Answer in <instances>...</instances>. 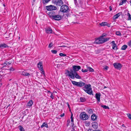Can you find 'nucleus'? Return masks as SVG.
Listing matches in <instances>:
<instances>
[{"label": "nucleus", "instance_id": "1", "mask_svg": "<svg viewBox=\"0 0 131 131\" xmlns=\"http://www.w3.org/2000/svg\"><path fill=\"white\" fill-rule=\"evenodd\" d=\"M70 80L74 85L79 87H81L84 86L82 89L86 93L90 95L93 94L92 93L93 92L91 88V85L90 84H86L85 83L81 81L77 82L72 81L70 79Z\"/></svg>", "mask_w": 131, "mask_h": 131}, {"label": "nucleus", "instance_id": "2", "mask_svg": "<svg viewBox=\"0 0 131 131\" xmlns=\"http://www.w3.org/2000/svg\"><path fill=\"white\" fill-rule=\"evenodd\" d=\"M72 67L73 69H71L70 71L68 70L67 71V75L71 79H74L75 78L77 79H81V77L77 72L81 69V67L78 66H73Z\"/></svg>", "mask_w": 131, "mask_h": 131}, {"label": "nucleus", "instance_id": "3", "mask_svg": "<svg viewBox=\"0 0 131 131\" xmlns=\"http://www.w3.org/2000/svg\"><path fill=\"white\" fill-rule=\"evenodd\" d=\"M80 118L83 120H85L88 119L89 118L88 115L85 112L81 113L80 115Z\"/></svg>", "mask_w": 131, "mask_h": 131}, {"label": "nucleus", "instance_id": "4", "mask_svg": "<svg viewBox=\"0 0 131 131\" xmlns=\"http://www.w3.org/2000/svg\"><path fill=\"white\" fill-rule=\"evenodd\" d=\"M37 65L38 68L41 71V73L45 75V72L43 69L42 62V61L40 62Z\"/></svg>", "mask_w": 131, "mask_h": 131}, {"label": "nucleus", "instance_id": "5", "mask_svg": "<svg viewBox=\"0 0 131 131\" xmlns=\"http://www.w3.org/2000/svg\"><path fill=\"white\" fill-rule=\"evenodd\" d=\"M45 8L48 12L49 11L55 10L57 9V8L56 7L52 5L46 6Z\"/></svg>", "mask_w": 131, "mask_h": 131}, {"label": "nucleus", "instance_id": "6", "mask_svg": "<svg viewBox=\"0 0 131 131\" xmlns=\"http://www.w3.org/2000/svg\"><path fill=\"white\" fill-rule=\"evenodd\" d=\"M52 2L54 4L58 6H60L63 4V2L62 0H52Z\"/></svg>", "mask_w": 131, "mask_h": 131}, {"label": "nucleus", "instance_id": "7", "mask_svg": "<svg viewBox=\"0 0 131 131\" xmlns=\"http://www.w3.org/2000/svg\"><path fill=\"white\" fill-rule=\"evenodd\" d=\"M68 9V7L67 5H62L61 7L60 10L63 12H67Z\"/></svg>", "mask_w": 131, "mask_h": 131}, {"label": "nucleus", "instance_id": "8", "mask_svg": "<svg viewBox=\"0 0 131 131\" xmlns=\"http://www.w3.org/2000/svg\"><path fill=\"white\" fill-rule=\"evenodd\" d=\"M46 12L51 18H52V19H53L55 15L57 13V12L53 11L49 12L46 11Z\"/></svg>", "mask_w": 131, "mask_h": 131}, {"label": "nucleus", "instance_id": "9", "mask_svg": "<svg viewBox=\"0 0 131 131\" xmlns=\"http://www.w3.org/2000/svg\"><path fill=\"white\" fill-rule=\"evenodd\" d=\"M62 18V16L57 13L52 19L56 20H60Z\"/></svg>", "mask_w": 131, "mask_h": 131}, {"label": "nucleus", "instance_id": "10", "mask_svg": "<svg viewBox=\"0 0 131 131\" xmlns=\"http://www.w3.org/2000/svg\"><path fill=\"white\" fill-rule=\"evenodd\" d=\"M113 65L115 68L117 69L120 70L122 67V65L119 63L116 62L114 63Z\"/></svg>", "mask_w": 131, "mask_h": 131}, {"label": "nucleus", "instance_id": "11", "mask_svg": "<svg viewBox=\"0 0 131 131\" xmlns=\"http://www.w3.org/2000/svg\"><path fill=\"white\" fill-rule=\"evenodd\" d=\"M103 38H100V37L95 41L96 43L97 44H101L104 43Z\"/></svg>", "mask_w": 131, "mask_h": 131}, {"label": "nucleus", "instance_id": "12", "mask_svg": "<svg viewBox=\"0 0 131 131\" xmlns=\"http://www.w3.org/2000/svg\"><path fill=\"white\" fill-rule=\"evenodd\" d=\"M92 126L93 128L95 129H97L98 127V124L96 122H93L92 123Z\"/></svg>", "mask_w": 131, "mask_h": 131}, {"label": "nucleus", "instance_id": "13", "mask_svg": "<svg viewBox=\"0 0 131 131\" xmlns=\"http://www.w3.org/2000/svg\"><path fill=\"white\" fill-rule=\"evenodd\" d=\"M45 30L47 34H49L52 32V30L50 27H48L47 28H45Z\"/></svg>", "mask_w": 131, "mask_h": 131}, {"label": "nucleus", "instance_id": "14", "mask_svg": "<svg viewBox=\"0 0 131 131\" xmlns=\"http://www.w3.org/2000/svg\"><path fill=\"white\" fill-rule=\"evenodd\" d=\"M100 25L102 26H106L108 27H110V25L108 24L107 22H103L99 24Z\"/></svg>", "mask_w": 131, "mask_h": 131}, {"label": "nucleus", "instance_id": "15", "mask_svg": "<svg viewBox=\"0 0 131 131\" xmlns=\"http://www.w3.org/2000/svg\"><path fill=\"white\" fill-rule=\"evenodd\" d=\"M12 34L11 33H9L8 34L6 32L4 34V36L5 38H10L11 36H13Z\"/></svg>", "mask_w": 131, "mask_h": 131}, {"label": "nucleus", "instance_id": "16", "mask_svg": "<svg viewBox=\"0 0 131 131\" xmlns=\"http://www.w3.org/2000/svg\"><path fill=\"white\" fill-rule=\"evenodd\" d=\"M122 14V12H120L115 15L113 17L114 19L117 18L121 15Z\"/></svg>", "mask_w": 131, "mask_h": 131}, {"label": "nucleus", "instance_id": "17", "mask_svg": "<svg viewBox=\"0 0 131 131\" xmlns=\"http://www.w3.org/2000/svg\"><path fill=\"white\" fill-rule=\"evenodd\" d=\"M8 47V46L6 44L4 43L0 44V48H3Z\"/></svg>", "mask_w": 131, "mask_h": 131}, {"label": "nucleus", "instance_id": "18", "mask_svg": "<svg viewBox=\"0 0 131 131\" xmlns=\"http://www.w3.org/2000/svg\"><path fill=\"white\" fill-rule=\"evenodd\" d=\"M101 94L100 93H96L95 94V97L98 102H100V97Z\"/></svg>", "mask_w": 131, "mask_h": 131}, {"label": "nucleus", "instance_id": "19", "mask_svg": "<svg viewBox=\"0 0 131 131\" xmlns=\"http://www.w3.org/2000/svg\"><path fill=\"white\" fill-rule=\"evenodd\" d=\"M97 116L94 114H93L91 117V119L93 121L95 120L97 118Z\"/></svg>", "mask_w": 131, "mask_h": 131}, {"label": "nucleus", "instance_id": "20", "mask_svg": "<svg viewBox=\"0 0 131 131\" xmlns=\"http://www.w3.org/2000/svg\"><path fill=\"white\" fill-rule=\"evenodd\" d=\"M86 112L90 114H92L93 113V110L91 108H88L86 110Z\"/></svg>", "mask_w": 131, "mask_h": 131}, {"label": "nucleus", "instance_id": "21", "mask_svg": "<svg viewBox=\"0 0 131 131\" xmlns=\"http://www.w3.org/2000/svg\"><path fill=\"white\" fill-rule=\"evenodd\" d=\"M33 103V102L32 101V100H30L29 101V102L28 103L27 105V106L28 107H30L32 105Z\"/></svg>", "mask_w": 131, "mask_h": 131}, {"label": "nucleus", "instance_id": "22", "mask_svg": "<svg viewBox=\"0 0 131 131\" xmlns=\"http://www.w3.org/2000/svg\"><path fill=\"white\" fill-rule=\"evenodd\" d=\"M22 75L25 76H29L30 74L29 73H27L26 72H23L21 74Z\"/></svg>", "mask_w": 131, "mask_h": 131}, {"label": "nucleus", "instance_id": "23", "mask_svg": "<svg viewBox=\"0 0 131 131\" xmlns=\"http://www.w3.org/2000/svg\"><path fill=\"white\" fill-rule=\"evenodd\" d=\"M44 127H45L47 128H48V124L45 122L43 123L42 125L41 126V127L42 128Z\"/></svg>", "mask_w": 131, "mask_h": 131}, {"label": "nucleus", "instance_id": "24", "mask_svg": "<svg viewBox=\"0 0 131 131\" xmlns=\"http://www.w3.org/2000/svg\"><path fill=\"white\" fill-rule=\"evenodd\" d=\"M127 46L126 45H123L121 47V49L123 50H125L127 47Z\"/></svg>", "mask_w": 131, "mask_h": 131}, {"label": "nucleus", "instance_id": "25", "mask_svg": "<svg viewBox=\"0 0 131 131\" xmlns=\"http://www.w3.org/2000/svg\"><path fill=\"white\" fill-rule=\"evenodd\" d=\"M121 2H120L119 4V5H121L123 4L124 3H125L126 1L127 0H121Z\"/></svg>", "mask_w": 131, "mask_h": 131}, {"label": "nucleus", "instance_id": "26", "mask_svg": "<svg viewBox=\"0 0 131 131\" xmlns=\"http://www.w3.org/2000/svg\"><path fill=\"white\" fill-rule=\"evenodd\" d=\"M80 100L81 102H84L86 101V100L84 97H81L80 98Z\"/></svg>", "mask_w": 131, "mask_h": 131}, {"label": "nucleus", "instance_id": "27", "mask_svg": "<svg viewBox=\"0 0 131 131\" xmlns=\"http://www.w3.org/2000/svg\"><path fill=\"white\" fill-rule=\"evenodd\" d=\"M87 69L88 70V71L89 70L90 72H93L94 71V70L92 68L90 67H87Z\"/></svg>", "mask_w": 131, "mask_h": 131}, {"label": "nucleus", "instance_id": "28", "mask_svg": "<svg viewBox=\"0 0 131 131\" xmlns=\"http://www.w3.org/2000/svg\"><path fill=\"white\" fill-rule=\"evenodd\" d=\"M112 49H113L117 50V49L116 44H114V45H112Z\"/></svg>", "mask_w": 131, "mask_h": 131}, {"label": "nucleus", "instance_id": "29", "mask_svg": "<svg viewBox=\"0 0 131 131\" xmlns=\"http://www.w3.org/2000/svg\"><path fill=\"white\" fill-rule=\"evenodd\" d=\"M50 1V0H42V1L43 4H45L48 3Z\"/></svg>", "mask_w": 131, "mask_h": 131}, {"label": "nucleus", "instance_id": "30", "mask_svg": "<svg viewBox=\"0 0 131 131\" xmlns=\"http://www.w3.org/2000/svg\"><path fill=\"white\" fill-rule=\"evenodd\" d=\"M127 15L128 17V20H131V15L130 13H127Z\"/></svg>", "mask_w": 131, "mask_h": 131}, {"label": "nucleus", "instance_id": "31", "mask_svg": "<svg viewBox=\"0 0 131 131\" xmlns=\"http://www.w3.org/2000/svg\"><path fill=\"white\" fill-rule=\"evenodd\" d=\"M103 40H104V42H105L108 40L110 38H103L102 39Z\"/></svg>", "mask_w": 131, "mask_h": 131}, {"label": "nucleus", "instance_id": "32", "mask_svg": "<svg viewBox=\"0 0 131 131\" xmlns=\"http://www.w3.org/2000/svg\"><path fill=\"white\" fill-rule=\"evenodd\" d=\"M75 126H74V123H72V130H71V131H74L75 130Z\"/></svg>", "mask_w": 131, "mask_h": 131}, {"label": "nucleus", "instance_id": "33", "mask_svg": "<svg viewBox=\"0 0 131 131\" xmlns=\"http://www.w3.org/2000/svg\"><path fill=\"white\" fill-rule=\"evenodd\" d=\"M101 107H103L105 109H109V108L108 106H107L105 105H102L101 106Z\"/></svg>", "mask_w": 131, "mask_h": 131}, {"label": "nucleus", "instance_id": "34", "mask_svg": "<svg viewBox=\"0 0 131 131\" xmlns=\"http://www.w3.org/2000/svg\"><path fill=\"white\" fill-rule=\"evenodd\" d=\"M19 129L20 131H25L24 128L21 126H19Z\"/></svg>", "mask_w": 131, "mask_h": 131}, {"label": "nucleus", "instance_id": "35", "mask_svg": "<svg viewBox=\"0 0 131 131\" xmlns=\"http://www.w3.org/2000/svg\"><path fill=\"white\" fill-rule=\"evenodd\" d=\"M116 34L117 36H121V32L119 31H118L116 32Z\"/></svg>", "mask_w": 131, "mask_h": 131}, {"label": "nucleus", "instance_id": "36", "mask_svg": "<svg viewBox=\"0 0 131 131\" xmlns=\"http://www.w3.org/2000/svg\"><path fill=\"white\" fill-rule=\"evenodd\" d=\"M51 52L53 53L56 54L57 52V51L56 50H52L51 51Z\"/></svg>", "mask_w": 131, "mask_h": 131}, {"label": "nucleus", "instance_id": "37", "mask_svg": "<svg viewBox=\"0 0 131 131\" xmlns=\"http://www.w3.org/2000/svg\"><path fill=\"white\" fill-rule=\"evenodd\" d=\"M59 55L61 56L65 57L66 56V54H63L62 53H60L59 54Z\"/></svg>", "mask_w": 131, "mask_h": 131}, {"label": "nucleus", "instance_id": "38", "mask_svg": "<svg viewBox=\"0 0 131 131\" xmlns=\"http://www.w3.org/2000/svg\"><path fill=\"white\" fill-rule=\"evenodd\" d=\"M106 34L105 33H103L102 34V35L100 37V38H103L104 37H106Z\"/></svg>", "mask_w": 131, "mask_h": 131}, {"label": "nucleus", "instance_id": "39", "mask_svg": "<svg viewBox=\"0 0 131 131\" xmlns=\"http://www.w3.org/2000/svg\"><path fill=\"white\" fill-rule=\"evenodd\" d=\"M127 115L128 118L131 120V114L129 113L127 114Z\"/></svg>", "mask_w": 131, "mask_h": 131}, {"label": "nucleus", "instance_id": "40", "mask_svg": "<svg viewBox=\"0 0 131 131\" xmlns=\"http://www.w3.org/2000/svg\"><path fill=\"white\" fill-rule=\"evenodd\" d=\"M81 71L83 72H86L88 71V69H85L84 70H83V69H82L81 70Z\"/></svg>", "mask_w": 131, "mask_h": 131}, {"label": "nucleus", "instance_id": "41", "mask_svg": "<svg viewBox=\"0 0 131 131\" xmlns=\"http://www.w3.org/2000/svg\"><path fill=\"white\" fill-rule=\"evenodd\" d=\"M71 121L72 122H73V114L72 113L71 116Z\"/></svg>", "mask_w": 131, "mask_h": 131}, {"label": "nucleus", "instance_id": "42", "mask_svg": "<svg viewBox=\"0 0 131 131\" xmlns=\"http://www.w3.org/2000/svg\"><path fill=\"white\" fill-rule=\"evenodd\" d=\"M52 46V42H50V44L49 45L48 47L49 48H51Z\"/></svg>", "mask_w": 131, "mask_h": 131}, {"label": "nucleus", "instance_id": "43", "mask_svg": "<svg viewBox=\"0 0 131 131\" xmlns=\"http://www.w3.org/2000/svg\"><path fill=\"white\" fill-rule=\"evenodd\" d=\"M70 123V119H69L68 120V121H67V126H68L69 124Z\"/></svg>", "mask_w": 131, "mask_h": 131}, {"label": "nucleus", "instance_id": "44", "mask_svg": "<svg viewBox=\"0 0 131 131\" xmlns=\"http://www.w3.org/2000/svg\"><path fill=\"white\" fill-rule=\"evenodd\" d=\"M3 65L5 67L6 66V65L8 66V65H7V61H6V62L3 63Z\"/></svg>", "mask_w": 131, "mask_h": 131}, {"label": "nucleus", "instance_id": "45", "mask_svg": "<svg viewBox=\"0 0 131 131\" xmlns=\"http://www.w3.org/2000/svg\"><path fill=\"white\" fill-rule=\"evenodd\" d=\"M9 69L10 71H13L14 70V68L12 67L10 68Z\"/></svg>", "mask_w": 131, "mask_h": 131}, {"label": "nucleus", "instance_id": "46", "mask_svg": "<svg viewBox=\"0 0 131 131\" xmlns=\"http://www.w3.org/2000/svg\"><path fill=\"white\" fill-rule=\"evenodd\" d=\"M4 74V70H2L0 71V74L1 75H3Z\"/></svg>", "mask_w": 131, "mask_h": 131}, {"label": "nucleus", "instance_id": "47", "mask_svg": "<svg viewBox=\"0 0 131 131\" xmlns=\"http://www.w3.org/2000/svg\"><path fill=\"white\" fill-rule=\"evenodd\" d=\"M74 1L75 3V4L77 6L78 5V3L77 2V0H74Z\"/></svg>", "mask_w": 131, "mask_h": 131}, {"label": "nucleus", "instance_id": "48", "mask_svg": "<svg viewBox=\"0 0 131 131\" xmlns=\"http://www.w3.org/2000/svg\"><path fill=\"white\" fill-rule=\"evenodd\" d=\"M50 97H51L52 99H53L54 98V96L52 94V93H51V95L50 96Z\"/></svg>", "mask_w": 131, "mask_h": 131}, {"label": "nucleus", "instance_id": "49", "mask_svg": "<svg viewBox=\"0 0 131 131\" xmlns=\"http://www.w3.org/2000/svg\"><path fill=\"white\" fill-rule=\"evenodd\" d=\"M108 68V67L107 66H106L104 68V69L107 70Z\"/></svg>", "mask_w": 131, "mask_h": 131}, {"label": "nucleus", "instance_id": "50", "mask_svg": "<svg viewBox=\"0 0 131 131\" xmlns=\"http://www.w3.org/2000/svg\"><path fill=\"white\" fill-rule=\"evenodd\" d=\"M64 113H63L61 114L60 115V116L61 117H62L64 116Z\"/></svg>", "mask_w": 131, "mask_h": 131}, {"label": "nucleus", "instance_id": "51", "mask_svg": "<svg viewBox=\"0 0 131 131\" xmlns=\"http://www.w3.org/2000/svg\"><path fill=\"white\" fill-rule=\"evenodd\" d=\"M90 122H89L86 124V126H88L90 125Z\"/></svg>", "mask_w": 131, "mask_h": 131}, {"label": "nucleus", "instance_id": "52", "mask_svg": "<svg viewBox=\"0 0 131 131\" xmlns=\"http://www.w3.org/2000/svg\"><path fill=\"white\" fill-rule=\"evenodd\" d=\"M67 105H68V108H69L70 109V105H69L68 103V102H67Z\"/></svg>", "mask_w": 131, "mask_h": 131}, {"label": "nucleus", "instance_id": "53", "mask_svg": "<svg viewBox=\"0 0 131 131\" xmlns=\"http://www.w3.org/2000/svg\"><path fill=\"white\" fill-rule=\"evenodd\" d=\"M128 45L131 47V41L129 43Z\"/></svg>", "mask_w": 131, "mask_h": 131}, {"label": "nucleus", "instance_id": "54", "mask_svg": "<svg viewBox=\"0 0 131 131\" xmlns=\"http://www.w3.org/2000/svg\"><path fill=\"white\" fill-rule=\"evenodd\" d=\"M88 131H95V130H94L92 129H89L88 130Z\"/></svg>", "mask_w": 131, "mask_h": 131}, {"label": "nucleus", "instance_id": "55", "mask_svg": "<svg viewBox=\"0 0 131 131\" xmlns=\"http://www.w3.org/2000/svg\"><path fill=\"white\" fill-rule=\"evenodd\" d=\"M110 11H111L112 10V8L111 6H110L109 7Z\"/></svg>", "mask_w": 131, "mask_h": 131}, {"label": "nucleus", "instance_id": "56", "mask_svg": "<svg viewBox=\"0 0 131 131\" xmlns=\"http://www.w3.org/2000/svg\"><path fill=\"white\" fill-rule=\"evenodd\" d=\"M7 65H10L11 64V62H10V61H9L8 62H7Z\"/></svg>", "mask_w": 131, "mask_h": 131}, {"label": "nucleus", "instance_id": "57", "mask_svg": "<svg viewBox=\"0 0 131 131\" xmlns=\"http://www.w3.org/2000/svg\"><path fill=\"white\" fill-rule=\"evenodd\" d=\"M112 43L113 45H114V44H116L115 43V41H113L112 42Z\"/></svg>", "mask_w": 131, "mask_h": 131}, {"label": "nucleus", "instance_id": "58", "mask_svg": "<svg viewBox=\"0 0 131 131\" xmlns=\"http://www.w3.org/2000/svg\"><path fill=\"white\" fill-rule=\"evenodd\" d=\"M1 81H0V87L1 86H2V83L1 82Z\"/></svg>", "mask_w": 131, "mask_h": 131}, {"label": "nucleus", "instance_id": "59", "mask_svg": "<svg viewBox=\"0 0 131 131\" xmlns=\"http://www.w3.org/2000/svg\"><path fill=\"white\" fill-rule=\"evenodd\" d=\"M60 47H66V46L64 45H63L62 46H61Z\"/></svg>", "mask_w": 131, "mask_h": 131}, {"label": "nucleus", "instance_id": "60", "mask_svg": "<svg viewBox=\"0 0 131 131\" xmlns=\"http://www.w3.org/2000/svg\"><path fill=\"white\" fill-rule=\"evenodd\" d=\"M48 93H51V92L50 91H48Z\"/></svg>", "mask_w": 131, "mask_h": 131}, {"label": "nucleus", "instance_id": "61", "mask_svg": "<svg viewBox=\"0 0 131 131\" xmlns=\"http://www.w3.org/2000/svg\"><path fill=\"white\" fill-rule=\"evenodd\" d=\"M3 6H4V7H5V4H3Z\"/></svg>", "mask_w": 131, "mask_h": 131}, {"label": "nucleus", "instance_id": "62", "mask_svg": "<svg viewBox=\"0 0 131 131\" xmlns=\"http://www.w3.org/2000/svg\"><path fill=\"white\" fill-rule=\"evenodd\" d=\"M95 131H101L100 130H95Z\"/></svg>", "mask_w": 131, "mask_h": 131}, {"label": "nucleus", "instance_id": "63", "mask_svg": "<svg viewBox=\"0 0 131 131\" xmlns=\"http://www.w3.org/2000/svg\"><path fill=\"white\" fill-rule=\"evenodd\" d=\"M66 15L67 16H68V15H69V14H67Z\"/></svg>", "mask_w": 131, "mask_h": 131}, {"label": "nucleus", "instance_id": "64", "mask_svg": "<svg viewBox=\"0 0 131 131\" xmlns=\"http://www.w3.org/2000/svg\"><path fill=\"white\" fill-rule=\"evenodd\" d=\"M106 88V87L105 86L104 87V88Z\"/></svg>", "mask_w": 131, "mask_h": 131}]
</instances>
